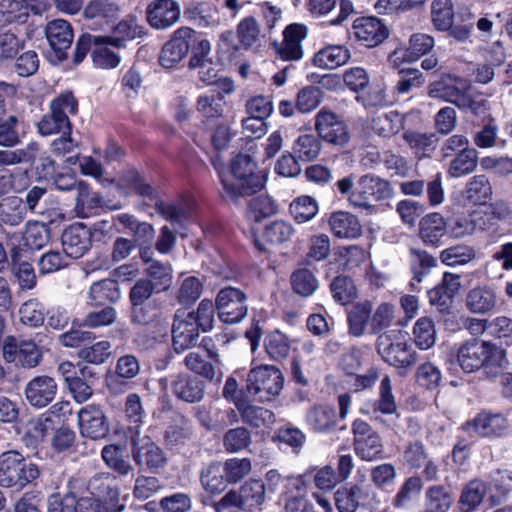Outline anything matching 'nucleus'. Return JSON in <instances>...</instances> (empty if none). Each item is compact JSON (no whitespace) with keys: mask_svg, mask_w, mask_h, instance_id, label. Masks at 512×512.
Segmentation results:
<instances>
[{"mask_svg":"<svg viewBox=\"0 0 512 512\" xmlns=\"http://www.w3.org/2000/svg\"><path fill=\"white\" fill-rule=\"evenodd\" d=\"M413 280L420 283L425 275L436 266L437 260L427 251L411 248L409 251Z\"/></svg>","mask_w":512,"mask_h":512,"instance_id":"13d9d810","label":"nucleus"},{"mask_svg":"<svg viewBox=\"0 0 512 512\" xmlns=\"http://www.w3.org/2000/svg\"><path fill=\"white\" fill-rule=\"evenodd\" d=\"M394 306L390 303H381L370 317V333L377 337L388 331L394 319Z\"/></svg>","mask_w":512,"mask_h":512,"instance_id":"338daca9","label":"nucleus"},{"mask_svg":"<svg viewBox=\"0 0 512 512\" xmlns=\"http://www.w3.org/2000/svg\"><path fill=\"white\" fill-rule=\"evenodd\" d=\"M193 438L191 422L183 415H176L165 432V441L172 447L182 446Z\"/></svg>","mask_w":512,"mask_h":512,"instance_id":"79ce46f5","label":"nucleus"},{"mask_svg":"<svg viewBox=\"0 0 512 512\" xmlns=\"http://www.w3.org/2000/svg\"><path fill=\"white\" fill-rule=\"evenodd\" d=\"M80 433L92 440L104 439L110 431L107 417L103 410L96 405H88L78 412Z\"/></svg>","mask_w":512,"mask_h":512,"instance_id":"aec40b11","label":"nucleus"},{"mask_svg":"<svg viewBox=\"0 0 512 512\" xmlns=\"http://www.w3.org/2000/svg\"><path fill=\"white\" fill-rule=\"evenodd\" d=\"M429 95L441 98L457 106L460 110L482 115L488 110V101L473 91L472 85L462 79L455 84L436 82L430 85Z\"/></svg>","mask_w":512,"mask_h":512,"instance_id":"20e7f679","label":"nucleus"},{"mask_svg":"<svg viewBox=\"0 0 512 512\" xmlns=\"http://www.w3.org/2000/svg\"><path fill=\"white\" fill-rule=\"evenodd\" d=\"M465 304L471 313L484 315L496 307L497 295L491 287L478 286L467 293Z\"/></svg>","mask_w":512,"mask_h":512,"instance_id":"c756f323","label":"nucleus"},{"mask_svg":"<svg viewBox=\"0 0 512 512\" xmlns=\"http://www.w3.org/2000/svg\"><path fill=\"white\" fill-rule=\"evenodd\" d=\"M46 38L54 53L52 61L61 62L67 58V50L73 42V30L69 22L63 19L50 21L45 29Z\"/></svg>","mask_w":512,"mask_h":512,"instance_id":"412c9836","label":"nucleus"},{"mask_svg":"<svg viewBox=\"0 0 512 512\" xmlns=\"http://www.w3.org/2000/svg\"><path fill=\"white\" fill-rule=\"evenodd\" d=\"M264 347L271 359L281 360L289 354L290 341L281 331L274 330L266 336Z\"/></svg>","mask_w":512,"mask_h":512,"instance_id":"774afa93","label":"nucleus"},{"mask_svg":"<svg viewBox=\"0 0 512 512\" xmlns=\"http://www.w3.org/2000/svg\"><path fill=\"white\" fill-rule=\"evenodd\" d=\"M223 186L224 197L236 201L240 197L250 196L260 191L264 186L263 177L256 173V163L249 155H237L231 164V175L223 172L213 162Z\"/></svg>","mask_w":512,"mask_h":512,"instance_id":"f03ea898","label":"nucleus"},{"mask_svg":"<svg viewBox=\"0 0 512 512\" xmlns=\"http://www.w3.org/2000/svg\"><path fill=\"white\" fill-rule=\"evenodd\" d=\"M487 488L483 481L475 479L470 481L462 490L459 507L462 512H473L482 503Z\"/></svg>","mask_w":512,"mask_h":512,"instance_id":"3c124183","label":"nucleus"},{"mask_svg":"<svg viewBox=\"0 0 512 512\" xmlns=\"http://www.w3.org/2000/svg\"><path fill=\"white\" fill-rule=\"evenodd\" d=\"M336 410L328 405H315L305 415L306 424L316 433H327L336 426Z\"/></svg>","mask_w":512,"mask_h":512,"instance_id":"2f4dec72","label":"nucleus"},{"mask_svg":"<svg viewBox=\"0 0 512 512\" xmlns=\"http://www.w3.org/2000/svg\"><path fill=\"white\" fill-rule=\"evenodd\" d=\"M425 500V509L430 512H448L453 503L451 493L441 485L429 487Z\"/></svg>","mask_w":512,"mask_h":512,"instance_id":"6e6d98bb","label":"nucleus"},{"mask_svg":"<svg viewBox=\"0 0 512 512\" xmlns=\"http://www.w3.org/2000/svg\"><path fill=\"white\" fill-rule=\"evenodd\" d=\"M436 329L433 320L429 317L419 318L413 327L415 345L421 350H428L436 342Z\"/></svg>","mask_w":512,"mask_h":512,"instance_id":"5fc2aeb1","label":"nucleus"},{"mask_svg":"<svg viewBox=\"0 0 512 512\" xmlns=\"http://www.w3.org/2000/svg\"><path fill=\"white\" fill-rule=\"evenodd\" d=\"M492 194V185L484 174L471 177L467 181L463 192L465 199L474 205L486 204L491 200Z\"/></svg>","mask_w":512,"mask_h":512,"instance_id":"c9c22d12","label":"nucleus"},{"mask_svg":"<svg viewBox=\"0 0 512 512\" xmlns=\"http://www.w3.org/2000/svg\"><path fill=\"white\" fill-rule=\"evenodd\" d=\"M57 383L53 377L40 375L32 378L24 388L26 401L35 408H44L56 397Z\"/></svg>","mask_w":512,"mask_h":512,"instance_id":"4be33fe9","label":"nucleus"},{"mask_svg":"<svg viewBox=\"0 0 512 512\" xmlns=\"http://www.w3.org/2000/svg\"><path fill=\"white\" fill-rule=\"evenodd\" d=\"M265 485L261 480H249L238 489L229 490L220 499L243 512H260L265 502Z\"/></svg>","mask_w":512,"mask_h":512,"instance_id":"f8f14e48","label":"nucleus"},{"mask_svg":"<svg viewBox=\"0 0 512 512\" xmlns=\"http://www.w3.org/2000/svg\"><path fill=\"white\" fill-rule=\"evenodd\" d=\"M104 463L120 476H128L134 471L131 463L124 455V449L115 444L106 445L101 452Z\"/></svg>","mask_w":512,"mask_h":512,"instance_id":"8fccbe9b","label":"nucleus"},{"mask_svg":"<svg viewBox=\"0 0 512 512\" xmlns=\"http://www.w3.org/2000/svg\"><path fill=\"white\" fill-rule=\"evenodd\" d=\"M171 389L178 399L187 403H196L203 399L205 385L196 377L181 373L172 377Z\"/></svg>","mask_w":512,"mask_h":512,"instance_id":"bb28decb","label":"nucleus"},{"mask_svg":"<svg viewBox=\"0 0 512 512\" xmlns=\"http://www.w3.org/2000/svg\"><path fill=\"white\" fill-rule=\"evenodd\" d=\"M315 130L320 139L334 146L344 147L350 140L346 123L332 111L322 109L316 114Z\"/></svg>","mask_w":512,"mask_h":512,"instance_id":"2eb2a0df","label":"nucleus"},{"mask_svg":"<svg viewBox=\"0 0 512 512\" xmlns=\"http://www.w3.org/2000/svg\"><path fill=\"white\" fill-rule=\"evenodd\" d=\"M50 240V230L41 222H29L23 234L24 245L31 250H40Z\"/></svg>","mask_w":512,"mask_h":512,"instance_id":"052dcab7","label":"nucleus"},{"mask_svg":"<svg viewBox=\"0 0 512 512\" xmlns=\"http://www.w3.org/2000/svg\"><path fill=\"white\" fill-rule=\"evenodd\" d=\"M25 44V40L11 30L0 31V66L11 63Z\"/></svg>","mask_w":512,"mask_h":512,"instance_id":"603ef678","label":"nucleus"},{"mask_svg":"<svg viewBox=\"0 0 512 512\" xmlns=\"http://www.w3.org/2000/svg\"><path fill=\"white\" fill-rule=\"evenodd\" d=\"M196 31L190 27H180L163 46L159 62L164 68H172L182 61L190 50Z\"/></svg>","mask_w":512,"mask_h":512,"instance_id":"a211bd4d","label":"nucleus"},{"mask_svg":"<svg viewBox=\"0 0 512 512\" xmlns=\"http://www.w3.org/2000/svg\"><path fill=\"white\" fill-rule=\"evenodd\" d=\"M53 428L54 423L47 414H42L30 419L26 424L23 437L26 446L36 447L39 443L44 441Z\"/></svg>","mask_w":512,"mask_h":512,"instance_id":"ea45409f","label":"nucleus"},{"mask_svg":"<svg viewBox=\"0 0 512 512\" xmlns=\"http://www.w3.org/2000/svg\"><path fill=\"white\" fill-rule=\"evenodd\" d=\"M132 456L138 466L149 469L161 468L166 462L162 449L148 437L133 439Z\"/></svg>","mask_w":512,"mask_h":512,"instance_id":"a878e982","label":"nucleus"},{"mask_svg":"<svg viewBox=\"0 0 512 512\" xmlns=\"http://www.w3.org/2000/svg\"><path fill=\"white\" fill-rule=\"evenodd\" d=\"M246 295L235 287L221 289L216 297V309L219 319L226 324L241 322L247 315Z\"/></svg>","mask_w":512,"mask_h":512,"instance_id":"4468645a","label":"nucleus"},{"mask_svg":"<svg viewBox=\"0 0 512 512\" xmlns=\"http://www.w3.org/2000/svg\"><path fill=\"white\" fill-rule=\"evenodd\" d=\"M181 9L174 0H153L146 8L147 21L155 29H167L180 18Z\"/></svg>","mask_w":512,"mask_h":512,"instance_id":"b1692460","label":"nucleus"},{"mask_svg":"<svg viewBox=\"0 0 512 512\" xmlns=\"http://www.w3.org/2000/svg\"><path fill=\"white\" fill-rule=\"evenodd\" d=\"M143 34L142 27L138 24L137 18L128 15L122 19L113 29V35L106 36L110 44L117 49L126 47L127 41H132Z\"/></svg>","mask_w":512,"mask_h":512,"instance_id":"f704fd0d","label":"nucleus"},{"mask_svg":"<svg viewBox=\"0 0 512 512\" xmlns=\"http://www.w3.org/2000/svg\"><path fill=\"white\" fill-rule=\"evenodd\" d=\"M284 385L282 372L272 365L251 368L246 377V389L260 401H270L280 394Z\"/></svg>","mask_w":512,"mask_h":512,"instance_id":"1a4fd4ad","label":"nucleus"},{"mask_svg":"<svg viewBox=\"0 0 512 512\" xmlns=\"http://www.w3.org/2000/svg\"><path fill=\"white\" fill-rule=\"evenodd\" d=\"M40 476V469L34 463H27L18 451H6L0 454V486L24 487Z\"/></svg>","mask_w":512,"mask_h":512,"instance_id":"423d86ee","label":"nucleus"},{"mask_svg":"<svg viewBox=\"0 0 512 512\" xmlns=\"http://www.w3.org/2000/svg\"><path fill=\"white\" fill-rule=\"evenodd\" d=\"M99 39L91 53L93 64L102 69L116 68L120 64V56L112 50L109 38L99 36Z\"/></svg>","mask_w":512,"mask_h":512,"instance_id":"09e8293b","label":"nucleus"},{"mask_svg":"<svg viewBox=\"0 0 512 512\" xmlns=\"http://www.w3.org/2000/svg\"><path fill=\"white\" fill-rule=\"evenodd\" d=\"M478 164V152L474 148L464 149L450 161L447 168V175L450 178H461L472 174Z\"/></svg>","mask_w":512,"mask_h":512,"instance_id":"a19ab883","label":"nucleus"},{"mask_svg":"<svg viewBox=\"0 0 512 512\" xmlns=\"http://www.w3.org/2000/svg\"><path fill=\"white\" fill-rule=\"evenodd\" d=\"M353 32L366 47H375L388 37L387 27L375 17L358 18L353 23Z\"/></svg>","mask_w":512,"mask_h":512,"instance_id":"393cba45","label":"nucleus"},{"mask_svg":"<svg viewBox=\"0 0 512 512\" xmlns=\"http://www.w3.org/2000/svg\"><path fill=\"white\" fill-rule=\"evenodd\" d=\"M121 180L138 195L153 203L157 212L172 223H181L191 216V208L186 202L165 203L161 201L157 191L137 171H126Z\"/></svg>","mask_w":512,"mask_h":512,"instance_id":"7ed1b4c3","label":"nucleus"},{"mask_svg":"<svg viewBox=\"0 0 512 512\" xmlns=\"http://www.w3.org/2000/svg\"><path fill=\"white\" fill-rule=\"evenodd\" d=\"M49 112L43 115L37 123V129L42 136H51L59 133H71L72 124L70 115L78 109V103L72 92H65L53 99L49 105Z\"/></svg>","mask_w":512,"mask_h":512,"instance_id":"39448f33","label":"nucleus"},{"mask_svg":"<svg viewBox=\"0 0 512 512\" xmlns=\"http://www.w3.org/2000/svg\"><path fill=\"white\" fill-rule=\"evenodd\" d=\"M226 101L222 92L210 91L199 96L197 109L205 118H218L222 116Z\"/></svg>","mask_w":512,"mask_h":512,"instance_id":"680f3d73","label":"nucleus"},{"mask_svg":"<svg viewBox=\"0 0 512 512\" xmlns=\"http://www.w3.org/2000/svg\"><path fill=\"white\" fill-rule=\"evenodd\" d=\"M65 502L70 512H114L112 504L85 491V482L70 478L66 484Z\"/></svg>","mask_w":512,"mask_h":512,"instance_id":"9b49d317","label":"nucleus"},{"mask_svg":"<svg viewBox=\"0 0 512 512\" xmlns=\"http://www.w3.org/2000/svg\"><path fill=\"white\" fill-rule=\"evenodd\" d=\"M507 419L499 413L481 412L472 420L467 421L462 429L470 435L479 437H501L508 431Z\"/></svg>","mask_w":512,"mask_h":512,"instance_id":"6ab92c4d","label":"nucleus"},{"mask_svg":"<svg viewBox=\"0 0 512 512\" xmlns=\"http://www.w3.org/2000/svg\"><path fill=\"white\" fill-rule=\"evenodd\" d=\"M27 215V206L23 198L9 196L0 202V221L9 226H17L24 221Z\"/></svg>","mask_w":512,"mask_h":512,"instance_id":"37998d69","label":"nucleus"},{"mask_svg":"<svg viewBox=\"0 0 512 512\" xmlns=\"http://www.w3.org/2000/svg\"><path fill=\"white\" fill-rule=\"evenodd\" d=\"M3 355L7 362L15 363L25 368L37 366L42 358L41 350L34 342L18 340L13 336L5 338Z\"/></svg>","mask_w":512,"mask_h":512,"instance_id":"f3484780","label":"nucleus"},{"mask_svg":"<svg viewBox=\"0 0 512 512\" xmlns=\"http://www.w3.org/2000/svg\"><path fill=\"white\" fill-rule=\"evenodd\" d=\"M392 196L393 189L389 181L368 173L359 177L355 192L348 198V202L355 208L372 211L374 202L388 200Z\"/></svg>","mask_w":512,"mask_h":512,"instance_id":"0eeeda50","label":"nucleus"},{"mask_svg":"<svg viewBox=\"0 0 512 512\" xmlns=\"http://www.w3.org/2000/svg\"><path fill=\"white\" fill-rule=\"evenodd\" d=\"M309 28L306 24L293 22L282 31V40L271 44L275 55L287 62H298L304 56L303 42L307 39Z\"/></svg>","mask_w":512,"mask_h":512,"instance_id":"9d476101","label":"nucleus"},{"mask_svg":"<svg viewBox=\"0 0 512 512\" xmlns=\"http://www.w3.org/2000/svg\"><path fill=\"white\" fill-rule=\"evenodd\" d=\"M293 292L303 298L312 296L319 288L315 272L308 267H298L290 275Z\"/></svg>","mask_w":512,"mask_h":512,"instance_id":"58836bf2","label":"nucleus"},{"mask_svg":"<svg viewBox=\"0 0 512 512\" xmlns=\"http://www.w3.org/2000/svg\"><path fill=\"white\" fill-rule=\"evenodd\" d=\"M0 16L6 24H23L29 17V7L22 0H1Z\"/></svg>","mask_w":512,"mask_h":512,"instance_id":"864d4df0","label":"nucleus"},{"mask_svg":"<svg viewBox=\"0 0 512 512\" xmlns=\"http://www.w3.org/2000/svg\"><path fill=\"white\" fill-rule=\"evenodd\" d=\"M242 421L255 428H269L275 422L274 413L264 407L247 404L244 401L235 402Z\"/></svg>","mask_w":512,"mask_h":512,"instance_id":"4c0bfd02","label":"nucleus"},{"mask_svg":"<svg viewBox=\"0 0 512 512\" xmlns=\"http://www.w3.org/2000/svg\"><path fill=\"white\" fill-rule=\"evenodd\" d=\"M321 151L320 140L312 134L300 135L293 144V153L298 159L312 161Z\"/></svg>","mask_w":512,"mask_h":512,"instance_id":"0e129e2a","label":"nucleus"},{"mask_svg":"<svg viewBox=\"0 0 512 512\" xmlns=\"http://www.w3.org/2000/svg\"><path fill=\"white\" fill-rule=\"evenodd\" d=\"M400 331L381 333L375 342L377 353L384 362L398 369H408L417 362V352L406 341H395Z\"/></svg>","mask_w":512,"mask_h":512,"instance_id":"6e6552de","label":"nucleus"},{"mask_svg":"<svg viewBox=\"0 0 512 512\" xmlns=\"http://www.w3.org/2000/svg\"><path fill=\"white\" fill-rule=\"evenodd\" d=\"M85 491L99 498L104 497L107 502H116L119 498L116 476L109 472L94 474L85 483Z\"/></svg>","mask_w":512,"mask_h":512,"instance_id":"c85d7f7f","label":"nucleus"},{"mask_svg":"<svg viewBox=\"0 0 512 512\" xmlns=\"http://www.w3.org/2000/svg\"><path fill=\"white\" fill-rule=\"evenodd\" d=\"M431 19L437 30L448 31L453 24L454 9L451 0H433Z\"/></svg>","mask_w":512,"mask_h":512,"instance_id":"4d7b16f0","label":"nucleus"},{"mask_svg":"<svg viewBox=\"0 0 512 512\" xmlns=\"http://www.w3.org/2000/svg\"><path fill=\"white\" fill-rule=\"evenodd\" d=\"M183 363L188 370L209 381H214L216 379V369L220 366L214 364L213 361H206L200 353L195 351L189 352L185 356Z\"/></svg>","mask_w":512,"mask_h":512,"instance_id":"69168bd1","label":"nucleus"},{"mask_svg":"<svg viewBox=\"0 0 512 512\" xmlns=\"http://www.w3.org/2000/svg\"><path fill=\"white\" fill-rule=\"evenodd\" d=\"M120 297L117 281L109 278L94 282L88 291V300L91 305L115 303Z\"/></svg>","mask_w":512,"mask_h":512,"instance_id":"e433bc0d","label":"nucleus"},{"mask_svg":"<svg viewBox=\"0 0 512 512\" xmlns=\"http://www.w3.org/2000/svg\"><path fill=\"white\" fill-rule=\"evenodd\" d=\"M51 194L47 187L34 185L25 193L23 203L27 206V211L33 214L44 215L47 210V204L50 202Z\"/></svg>","mask_w":512,"mask_h":512,"instance_id":"e2e57ef3","label":"nucleus"},{"mask_svg":"<svg viewBox=\"0 0 512 512\" xmlns=\"http://www.w3.org/2000/svg\"><path fill=\"white\" fill-rule=\"evenodd\" d=\"M434 38L425 33H415L409 39V46L404 50L403 60L413 62L427 54L434 47Z\"/></svg>","mask_w":512,"mask_h":512,"instance_id":"bf43d9fd","label":"nucleus"},{"mask_svg":"<svg viewBox=\"0 0 512 512\" xmlns=\"http://www.w3.org/2000/svg\"><path fill=\"white\" fill-rule=\"evenodd\" d=\"M331 232L338 238H356L361 235L362 229L356 216L338 211L329 218Z\"/></svg>","mask_w":512,"mask_h":512,"instance_id":"72a5a7b5","label":"nucleus"},{"mask_svg":"<svg viewBox=\"0 0 512 512\" xmlns=\"http://www.w3.org/2000/svg\"><path fill=\"white\" fill-rule=\"evenodd\" d=\"M194 312L177 310L171 327L172 347L176 353H182L197 344L200 328L195 322Z\"/></svg>","mask_w":512,"mask_h":512,"instance_id":"dca6fc26","label":"nucleus"},{"mask_svg":"<svg viewBox=\"0 0 512 512\" xmlns=\"http://www.w3.org/2000/svg\"><path fill=\"white\" fill-rule=\"evenodd\" d=\"M184 15L201 27L214 26L219 22V11L209 2H198L189 6Z\"/></svg>","mask_w":512,"mask_h":512,"instance_id":"de8ad7c7","label":"nucleus"},{"mask_svg":"<svg viewBox=\"0 0 512 512\" xmlns=\"http://www.w3.org/2000/svg\"><path fill=\"white\" fill-rule=\"evenodd\" d=\"M225 471L222 462L213 461L202 467L199 480L201 487L211 495H219L227 488Z\"/></svg>","mask_w":512,"mask_h":512,"instance_id":"7c9ffc66","label":"nucleus"},{"mask_svg":"<svg viewBox=\"0 0 512 512\" xmlns=\"http://www.w3.org/2000/svg\"><path fill=\"white\" fill-rule=\"evenodd\" d=\"M351 57L350 50L344 45H328L315 53L313 63L323 69H336L346 64Z\"/></svg>","mask_w":512,"mask_h":512,"instance_id":"473e14b6","label":"nucleus"},{"mask_svg":"<svg viewBox=\"0 0 512 512\" xmlns=\"http://www.w3.org/2000/svg\"><path fill=\"white\" fill-rule=\"evenodd\" d=\"M76 210L81 217H88L104 204L103 197L98 192H91L88 184L79 181L76 186Z\"/></svg>","mask_w":512,"mask_h":512,"instance_id":"49530a36","label":"nucleus"},{"mask_svg":"<svg viewBox=\"0 0 512 512\" xmlns=\"http://www.w3.org/2000/svg\"><path fill=\"white\" fill-rule=\"evenodd\" d=\"M457 362L467 373L483 369L488 377H496L508 365L506 352L489 341L472 339L457 350Z\"/></svg>","mask_w":512,"mask_h":512,"instance_id":"f257e3e1","label":"nucleus"},{"mask_svg":"<svg viewBox=\"0 0 512 512\" xmlns=\"http://www.w3.org/2000/svg\"><path fill=\"white\" fill-rule=\"evenodd\" d=\"M61 242L65 255L78 259L91 248L92 232L86 225L76 223L64 230Z\"/></svg>","mask_w":512,"mask_h":512,"instance_id":"5701e85b","label":"nucleus"},{"mask_svg":"<svg viewBox=\"0 0 512 512\" xmlns=\"http://www.w3.org/2000/svg\"><path fill=\"white\" fill-rule=\"evenodd\" d=\"M39 145L36 142H30L21 148L0 149V166H13L18 164L32 163L37 157Z\"/></svg>","mask_w":512,"mask_h":512,"instance_id":"c03bdc74","label":"nucleus"},{"mask_svg":"<svg viewBox=\"0 0 512 512\" xmlns=\"http://www.w3.org/2000/svg\"><path fill=\"white\" fill-rule=\"evenodd\" d=\"M447 234V221L438 212L429 213L419 221V237L430 246H438Z\"/></svg>","mask_w":512,"mask_h":512,"instance_id":"cd10ccee","label":"nucleus"},{"mask_svg":"<svg viewBox=\"0 0 512 512\" xmlns=\"http://www.w3.org/2000/svg\"><path fill=\"white\" fill-rule=\"evenodd\" d=\"M373 304L363 301L355 304L348 313L349 333L355 337L364 335L366 327L370 326Z\"/></svg>","mask_w":512,"mask_h":512,"instance_id":"a18cd8bd","label":"nucleus"},{"mask_svg":"<svg viewBox=\"0 0 512 512\" xmlns=\"http://www.w3.org/2000/svg\"><path fill=\"white\" fill-rule=\"evenodd\" d=\"M352 432L354 451L360 459L373 461L382 456V439L370 424L362 419H356L352 424Z\"/></svg>","mask_w":512,"mask_h":512,"instance_id":"ddd939ff","label":"nucleus"}]
</instances>
